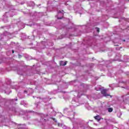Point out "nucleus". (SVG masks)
Listing matches in <instances>:
<instances>
[{
    "label": "nucleus",
    "instance_id": "20e7f679",
    "mask_svg": "<svg viewBox=\"0 0 129 129\" xmlns=\"http://www.w3.org/2000/svg\"><path fill=\"white\" fill-rule=\"evenodd\" d=\"M94 118L96 119L97 120H100V118H99V116H94Z\"/></svg>",
    "mask_w": 129,
    "mask_h": 129
},
{
    "label": "nucleus",
    "instance_id": "423d86ee",
    "mask_svg": "<svg viewBox=\"0 0 129 129\" xmlns=\"http://www.w3.org/2000/svg\"><path fill=\"white\" fill-rule=\"evenodd\" d=\"M57 19L58 20H61V19H63V16L62 17H58Z\"/></svg>",
    "mask_w": 129,
    "mask_h": 129
},
{
    "label": "nucleus",
    "instance_id": "0eeeda50",
    "mask_svg": "<svg viewBox=\"0 0 129 129\" xmlns=\"http://www.w3.org/2000/svg\"><path fill=\"white\" fill-rule=\"evenodd\" d=\"M12 53H13V54H14L15 53V51L12 50Z\"/></svg>",
    "mask_w": 129,
    "mask_h": 129
},
{
    "label": "nucleus",
    "instance_id": "f257e3e1",
    "mask_svg": "<svg viewBox=\"0 0 129 129\" xmlns=\"http://www.w3.org/2000/svg\"><path fill=\"white\" fill-rule=\"evenodd\" d=\"M101 93L103 95V96H105L106 97H107V96H110V97H112L111 95L106 94V90L105 89H102L101 91Z\"/></svg>",
    "mask_w": 129,
    "mask_h": 129
},
{
    "label": "nucleus",
    "instance_id": "f03ea898",
    "mask_svg": "<svg viewBox=\"0 0 129 129\" xmlns=\"http://www.w3.org/2000/svg\"><path fill=\"white\" fill-rule=\"evenodd\" d=\"M67 61H65V62L61 61L60 62V65L61 66H65V65H67Z\"/></svg>",
    "mask_w": 129,
    "mask_h": 129
},
{
    "label": "nucleus",
    "instance_id": "39448f33",
    "mask_svg": "<svg viewBox=\"0 0 129 129\" xmlns=\"http://www.w3.org/2000/svg\"><path fill=\"white\" fill-rule=\"evenodd\" d=\"M96 29H97V32L98 33H99V28L97 27Z\"/></svg>",
    "mask_w": 129,
    "mask_h": 129
},
{
    "label": "nucleus",
    "instance_id": "1a4fd4ad",
    "mask_svg": "<svg viewBox=\"0 0 129 129\" xmlns=\"http://www.w3.org/2000/svg\"><path fill=\"white\" fill-rule=\"evenodd\" d=\"M125 41V40H123L124 42Z\"/></svg>",
    "mask_w": 129,
    "mask_h": 129
},
{
    "label": "nucleus",
    "instance_id": "6e6552de",
    "mask_svg": "<svg viewBox=\"0 0 129 129\" xmlns=\"http://www.w3.org/2000/svg\"><path fill=\"white\" fill-rule=\"evenodd\" d=\"M52 119H53V120H55V118H52Z\"/></svg>",
    "mask_w": 129,
    "mask_h": 129
},
{
    "label": "nucleus",
    "instance_id": "7ed1b4c3",
    "mask_svg": "<svg viewBox=\"0 0 129 129\" xmlns=\"http://www.w3.org/2000/svg\"><path fill=\"white\" fill-rule=\"evenodd\" d=\"M108 112H112V111H113V108H108Z\"/></svg>",
    "mask_w": 129,
    "mask_h": 129
}]
</instances>
